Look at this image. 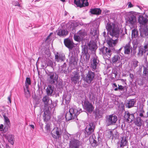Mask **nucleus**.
I'll return each instance as SVG.
<instances>
[{
  "label": "nucleus",
  "instance_id": "nucleus-49",
  "mask_svg": "<svg viewBox=\"0 0 148 148\" xmlns=\"http://www.w3.org/2000/svg\"><path fill=\"white\" fill-rule=\"evenodd\" d=\"M143 74L145 76H148V66L147 65L146 66H143Z\"/></svg>",
  "mask_w": 148,
  "mask_h": 148
},
{
  "label": "nucleus",
  "instance_id": "nucleus-50",
  "mask_svg": "<svg viewBox=\"0 0 148 148\" xmlns=\"http://www.w3.org/2000/svg\"><path fill=\"white\" fill-rule=\"evenodd\" d=\"M118 87L117 91H124L125 90V88H126V86H122L121 85H120L119 84H118Z\"/></svg>",
  "mask_w": 148,
  "mask_h": 148
},
{
  "label": "nucleus",
  "instance_id": "nucleus-54",
  "mask_svg": "<svg viewBox=\"0 0 148 148\" xmlns=\"http://www.w3.org/2000/svg\"><path fill=\"white\" fill-rule=\"evenodd\" d=\"M47 66H50L52 68L53 67V62L51 60H49L47 62Z\"/></svg>",
  "mask_w": 148,
  "mask_h": 148
},
{
  "label": "nucleus",
  "instance_id": "nucleus-24",
  "mask_svg": "<svg viewBox=\"0 0 148 148\" xmlns=\"http://www.w3.org/2000/svg\"><path fill=\"white\" fill-rule=\"evenodd\" d=\"M125 136H123L120 138V141L118 142V144L120 145V147L122 148L127 145L128 144L127 138Z\"/></svg>",
  "mask_w": 148,
  "mask_h": 148
},
{
  "label": "nucleus",
  "instance_id": "nucleus-38",
  "mask_svg": "<svg viewBox=\"0 0 148 148\" xmlns=\"http://www.w3.org/2000/svg\"><path fill=\"white\" fill-rule=\"evenodd\" d=\"M77 34L83 40L85 39V37L87 35V33L86 31L84 29H82L79 30L77 33Z\"/></svg>",
  "mask_w": 148,
  "mask_h": 148
},
{
  "label": "nucleus",
  "instance_id": "nucleus-2",
  "mask_svg": "<svg viewBox=\"0 0 148 148\" xmlns=\"http://www.w3.org/2000/svg\"><path fill=\"white\" fill-rule=\"evenodd\" d=\"M49 96L45 95L42 99V101L44 104L45 109L44 110V113L43 118L44 121L47 122L50 119L51 112L50 110L54 107L55 103L52 102V100Z\"/></svg>",
  "mask_w": 148,
  "mask_h": 148
},
{
  "label": "nucleus",
  "instance_id": "nucleus-47",
  "mask_svg": "<svg viewBox=\"0 0 148 148\" xmlns=\"http://www.w3.org/2000/svg\"><path fill=\"white\" fill-rule=\"evenodd\" d=\"M31 84V80L30 77H27L25 82V86L26 88H29V87L28 85Z\"/></svg>",
  "mask_w": 148,
  "mask_h": 148
},
{
  "label": "nucleus",
  "instance_id": "nucleus-32",
  "mask_svg": "<svg viewBox=\"0 0 148 148\" xmlns=\"http://www.w3.org/2000/svg\"><path fill=\"white\" fill-rule=\"evenodd\" d=\"M90 12L92 14L98 15L101 14L102 10L100 8H95L90 9Z\"/></svg>",
  "mask_w": 148,
  "mask_h": 148
},
{
  "label": "nucleus",
  "instance_id": "nucleus-23",
  "mask_svg": "<svg viewBox=\"0 0 148 148\" xmlns=\"http://www.w3.org/2000/svg\"><path fill=\"white\" fill-rule=\"evenodd\" d=\"M69 111L76 118H77V116L82 112L81 109L77 108L75 107H73L70 108Z\"/></svg>",
  "mask_w": 148,
  "mask_h": 148
},
{
  "label": "nucleus",
  "instance_id": "nucleus-25",
  "mask_svg": "<svg viewBox=\"0 0 148 148\" xmlns=\"http://www.w3.org/2000/svg\"><path fill=\"white\" fill-rule=\"evenodd\" d=\"M65 117V116L62 114L59 115L58 117V119L56 121V125H57L59 126H60L61 124L64 125L65 123L64 120H66Z\"/></svg>",
  "mask_w": 148,
  "mask_h": 148
},
{
  "label": "nucleus",
  "instance_id": "nucleus-64",
  "mask_svg": "<svg viewBox=\"0 0 148 148\" xmlns=\"http://www.w3.org/2000/svg\"><path fill=\"white\" fill-rule=\"evenodd\" d=\"M38 89L37 90V91H39V92L40 91H41L42 92V88L41 86V84L39 85V84H38Z\"/></svg>",
  "mask_w": 148,
  "mask_h": 148
},
{
  "label": "nucleus",
  "instance_id": "nucleus-22",
  "mask_svg": "<svg viewBox=\"0 0 148 148\" xmlns=\"http://www.w3.org/2000/svg\"><path fill=\"white\" fill-rule=\"evenodd\" d=\"M69 64L72 67H75L77 65L78 59L77 57L71 55L69 57Z\"/></svg>",
  "mask_w": 148,
  "mask_h": 148
},
{
  "label": "nucleus",
  "instance_id": "nucleus-51",
  "mask_svg": "<svg viewBox=\"0 0 148 148\" xmlns=\"http://www.w3.org/2000/svg\"><path fill=\"white\" fill-rule=\"evenodd\" d=\"M107 50L108 47H106L105 46H103L100 49V51H101L103 55H106L107 51Z\"/></svg>",
  "mask_w": 148,
  "mask_h": 148
},
{
  "label": "nucleus",
  "instance_id": "nucleus-10",
  "mask_svg": "<svg viewBox=\"0 0 148 148\" xmlns=\"http://www.w3.org/2000/svg\"><path fill=\"white\" fill-rule=\"evenodd\" d=\"M95 72L92 71L91 70H89L86 76L83 77V80L84 82L89 84H91L92 82L95 79Z\"/></svg>",
  "mask_w": 148,
  "mask_h": 148
},
{
  "label": "nucleus",
  "instance_id": "nucleus-26",
  "mask_svg": "<svg viewBox=\"0 0 148 148\" xmlns=\"http://www.w3.org/2000/svg\"><path fill=\"white\" fill-rule=\"evenodd\" d=\"M136 101L134 99H128L127 101V103L125 104V106L128 108H131L134 106L136 104Z\"/></svg>",
  "mask_w": 148,
  "mask_h": 148
},
{
  "label": "nucleus",
  "instance_id": "nucleus-19",
  "mask_svg": "<svg viewBox=\"0 0 148 148\" xmlns=\"http://www.w3.org/2000/svg\"><path fill=\"white\" fill-rule=\"evenodd\" d=\"M99 62V60L97 56L93 57L92 58V60L91 61V64L90 67L92 71H94L97 69Z\"/></svg>",
  "mask_w": 148,
  "mask_h": 148
},
{
  "label": "nucleus",
  "instance_id": "nucleus-31",
  "mask_svg": "<svg viewBox=\"0 0 148 148\" xmlns=\"http://www.w3.org/2000/svg\"><path fill=\"white\" fill-rule=\"evenodd\" d=\"M56 32L58 35L61 37L66 36L68 34L67 30L65 29H58L56 30Z\"/></svg>",
  "mask_w": 148,
  "mask_h": 148
},
{
  "label": "nucleus",
  "instance_id": "nucleus-56",
  "mask_svg": "<svg viewBox=\"0 0 148 148\" xmlns=\"http://www.w3.org/2000/svg\"><path fill=\"white\" fill-rule=\"evenodd\" d=\"M45 129L47 132H49L51 130V128L50 124L49 123H47L45 127Z\"/></svg>",
  "mask_w": 148,
  "mask_h": 148
},
{
  "label": "nucleus",
  "instance_id": "nucleus-28",
  "mask_svg": "<svg viewBox=\"0 0 148 148\" xmlns=\"http://www.w3.org/2000/svg\"><path fill=\"white\" fill-rule=\"evenodd\" d=\"M140 36L141 37H144L148 36V29L146 27L139 29Z\"/></svg>",
  "mask_w": 148,
  "mask_h": 148
},
{
  "label": "nucleus",
  "instance_id": "nucleus-13",
  "mask_svg": "<svg viewBox=\"0 0 148 148\" xmlns=\"http://www.w3.org/2000/svg\"><path fill=\"white\" fill-rule=\"evenodd\" d=\"M80 77V72L79 71L76 69L72 72L71 75V80L73 83L75 84L79 82Z\"/></svg>",
  "mask_w": 148,
  "mask_h": 148
},
{
  "label": "nucleus",
  "instance_id": "nucleus-62",
  "mask_svg": "<svg viewBox=\"0 0 148 148\" xmlns=\"http://www.w3.org/2000/svg\"><path fill=\"white\" fill-rule=\"evenodd\" d=\"M112 86L115 91H117L118 87L115 83H113L112 84Z\"/></svg>",
  "mask_w": 148,
  "mask_h": 148
},
{
  "label": "nucleus",
  "instance_id": "nucleus-63",
  "mask_svg": "<svg viewBox=\"0 0 148 148\" xmlns=\"http://www.w3.org/2000/svg\"><path fill=\"white\" fill-rule=\"evenodd\" d=\"M110 12V11L109 10H108L106 9L104 10H103L102 12V14L103 16H105L107 14L109 13Z\"/></svg>",
  "mask_w": 148,
  "mask_h": 148
},
{
  "label": "nucleus",
  "instance_id": "nucleus-40",
  "mask_svg": "<svg viewBox=\"0 0 148 148\" xmlns=\"http://www.w3.org/2000/svg\"><path fill=\"white\" fill-rule=\"evenodd\" d=\"M137 48V46L134 45L131 48L130 53L131 56L133 57L135 56L136 53V50Z\"/></svg>",
  "mask_w": 148,
  "mask_h": 148
},
{
  "label": "nucleus",
  "instance_id": "nucleus-55",
  "mask_svg": "<svg viewBox=\"0 0 148 148\" xmlns=\"http://www.w3.org/2000/svg\"><path fill=\"white\" fill-rule=\"evenodd\" d=\"M3 116L4 118L5 122L7 124H10V121L8 118L5 114L3 115Z\"/></svg>",
  "mask_w": 148,
  "mask_h": 148
},
{
  "label": "nucleus",
  "instance_id": "nucleus-20",
  "mask_svg": "<svg viewBox=\"0 0 148 148\" xmlns=\"http://www.w3.org/2000/svg\"><path fill=\"white\" fill-rule=\"evenodd\" d=\"M88 47V50L91 53L92 52L95 51L97 49V46L96 44L94 42L90 41L87 42V45Z\"/></svg>",
  "mask_w": 148,
  "mask_h": 148
},
{
  "label": "nucleus",
  "instance_id": "nucleus-39",
  "mask_svg": "<svg viewBox=\"0 0 148 148\" xmlns=\"http://www.w3.org/2000/svg\"><path fill=\"white\" fill-rule=\"evenodd\" d=\"M74 47L72 49L73 51L70 55L77 57L78 54L80 52L79 48L77 47Z\"/></svg>",
  "mask_w": 148,
  "mask_h": 148
},
{
  "label": "nucleus",
  "instance_id": "nucleus-42",
  "mask_svg": "<svg viewBox=\"0 0 148 148\" xmlns=\"http://www.w3.org/2000/svg\"><path fill=\"white\" fill-rule=\"evenodd\" d=\"M14 136L12 135H8L7 136V138L9 142L12 145L14 143Z\"/></svg>",
  "mask_w": 148,
  "mask_h": 148
},
{
  "label": "nucleus",
  "instance_id": "nucleus-59",
  "mask_svg": "<svg viewBox=\"0 0 148 148\" xmlns=\"http://www.w3.org/2000/svg\"><path fill=\"white\" fill-rule=\"evenodd\" d=\"M9 127V125L6 124V125H5L4 128H3V132L4 133L5 132H7L8 130V128Z\"/></svg>",
  "mask_w": 148,
  "mask_h": 148
},
{
  "label": "nucleus",
  "instance_id": "nucleus-35",
  "mask_svg": "<svg viewBox=\"0 0 148 148\" xmlns=\"http://www.w3.org/2000/svg\"><path fill=\"white\" fill-rule=\"evenodd\" d=\"M63 80L60 79L56 82L55 84L56 85V87L58 89H59L61 90L63 89L64 86L63 84Z\"/></svg>",
  "mask_w": 148,
  "mask_h": 148
},
{
  "label": "nucleus",
  "instance_id": "nucleus-37",
  "mask_svg": "<svg viewBox=\"0 0 148 148\" xmlns=\"http://www.w3.org/2000/svg\"><path fill=\"white\" fill-rule=\"evenodd\" d=\"M110 137L112 139L113 138L115 139H118L119 137V133L117 132H114L113 133L112 131H110L109 133Z\"/></svg>",
  "mask_w": 148,
  "mask_h": 148
},
{
  "label": "nucleus",
  "instance_id": "nucleus-9",
  "mask_svg": "<svg viewBox=\"0 0 148 148\" xmlns=\"http://www.w3.org/2000/svg\"><path fill=\"white\" fill-rule=\"evenodd\" d=\"M56 127L51 131V134L53 138L57 140L61 138L62 134V131L60 126H58L57 125H55Z\"/></svg>",
  "mask_w": 148,
  "mask_h": 148
},
{
  "label": "nucleus",
  "instance_id": "nucleus-53",
  "mask_svg": "<svg viewBox=\"0 0 148 148\" xmlns=\"http://www.w3.org/2000/svg\"><path fill=\"white\" fill-rule=\"evenodd\" d=\"M26 89L27 91H25V89L24 88V90L25 91V97L26 98H28L30 97V95L28 88H26Z\"/></svg>",
  "mask_w": 148,
  "mask_h": 148
},
{
  "label": "nucleus",
  "instance_id": "nucleus-34",
  "mask_svg": "<svg viewBox=\"0 0 148 148\" xmlns=\"http://www.w3.org/2000/svg\"><path fill=\"white\" fill-rule=\"evenodd\" d=\"M134 121L135 124L137 126L140 127L142 125L143 121L140 117H136Z\"/></svg>",
  "mask_w": 148,
  "mask_h": 148
},
{
  "label": "nucleus",
  "instance_id": "nucleus-7",
  "mask_svg": "<svg viewBox=\"0 0 148 148\" xmlns=\"http://www.w3.org/2000/svg\"><path fill=\"white\" fill-rule=\"evenodd\" d=\"M45 72L48 75V80L49 84H55L56 82L58 80V75L55 72H51L48 70L45 71Z\"/></svg>",
  "mask_w": 148,
  "mask_h": 148
},
{
  "label": "nucleus",
  "instance_id": "nucleus-41",
  "mask_svg": "<svg viewBox=\"0 0 148 148\" xmlns=\"http://www.w3.org/2000/svg\"><path fill=\"white\" fill-rule=\"evenodd\" d=\"M109 48H108V50H107L106 55L107 56H109V57H108L109 58L112 54V52H114L115 51V49L114 47L111 48V47H110L109 46Z\"/></svg>",
  "mask_w": 148,
  "mask_h": 148
},
{
  "label": "nucleus",
  "instance_id": "nucleus-12",
  "mask_svg": "<svg viewBox=\"0 0 148 148\" xmlns=\"http://www.w3.org/2000/svg\"><path fill=\"white\" fill-rule=\"evenodd\" d=\"M69 144L70 148H82V142L75 138L71 140Z\"/></svg>",
  "mask_w": 148,
  "mask_h": 148
},
{
  "label": "nucleus",
  "instance_id": "nucleus-14",
  "mask_svg": "<svg viewBox=\"0 0 148 148\" xmlns=\"http://www.w3.org/2000/svg\"><path fill=\"white\" fill-rule=\"evenodd\" d=\"M135 113H132V112L128 111H125L124 117L126 121L128 123H131L135 119Z\"/></svg>",
  "mask_w": 148,
  "mask_h": 148
},
{
  "label": "nucleus",
  "instance_id": "nucleus-17",
  "mask_svg": "<svg viewBox=\"0 0 148 148\" xmlns=\"http://www.w3.org/2000/svg\"><path fill=\"white\" fill-rule=\"evenodd\" d=\"M64 42L65 46L69 50H71L75 47V44L72 39L67 38L64 39Z\"/></svg>",
  "mask_w": 148,
  "mask_h": 148
},
{
  "label": "nucleus",
  "instance_id": "nucleus-46",
  "mask_svg": "<svg viewBox=\"0 0 148 148\" xmlns=\"http://www.w3.org/2000/svg\"><path fill=\"white\" fill-rule=\"evenodd\" d=\"M138 35V32L137 30L135 29H134L132 31V37L136 38L137 37Z\"/></svg>",
  "mask_w": 148,
  "mask_h": 148
},
{
  "label": "nucleus",
  "instance_id": "nucleus-52",
  "mask_svg": "<svg viewBox=\"0 0 148 148\" xmlns=\"http://www.w3.org/2000/svg\"><path fill=\"white\" fill-rule=\"evenodd\" d=\"M82 3L83 5V7L88 6L89 5V3L88 2V0H81Z\"/></svg>",
  "mask_w": 148,
  "mask_h": 148
},
{
  "label": "nucleus",
  "instance_id": "nucleus-6",
  "mask_svg": "<svg viewBox=\"0 0 148 148\" xmlns=\"http://www.w3.org/2000/svg\"><path fill=\"white\" fill-rule=\"evenodd\" d=\"M105 118L106 126L116 125L118 119L117 116L114 114L107 115Z\"/></svg>",
  "mask_w": 148,
  "mask_h": 148
},
{
  "label": "nucleus",
  "instance_id": "nucleus-33",
  "mask_svg": "<svg viewBox=\"0 0 148 148\" xmlns=\"http://www.w3.org/2000/svg\"><path fill=\"white\" fill-rule=\"evenodd\" d=\"M132 47L130 45V42H129L124 47V53L125 54H130Z\"/></svg>",
  "mask_w": 148,
  "mask_h": 148
},
{
  "label": "nucleus",
  "instance_id": "nucleus-45",
  "mask_svg": "<svg viewBox=\"0 0 148 148\" xmlns=\"http://www.w3.org/2000/svg\"><path fill=\"white\" fill-rule=\"evenodd\" d=\"M74 3L75 4L77 7H79L80 8L83 7V5L81 4V0H73Z\"/></svg>",
  "mask_w": 148,
  "mask_h": 148
},
{
  "label": "nucleus",
  "instance_id": "nucleus-44",
  "mask_svg": "<svg viewBox=\"0 0 148 148\" xmlns=\"http://www.w3.org/2000/svg\"><path fill=\"white\" fill-rule=\"evenodd\" d=\"M120 60V57L119 56L116 54L112 57V62L113 63H114L117 62H119Z\"/></svg>",
  "mask_w": 148,
  "mask_h": 148
},
{
  "label": "nucleus",
  "instance_id": "nucleus-15",
  "mask_svg": "<svg viewBox=\"0 0 148 148\" xmlns=\"http://www.w3.org/2000/svg\"><path fill=\"white\" fill-rule=\"evenodd\" d=\"M144 46L139 47L138 55L140 56H142L144 54L147 53V55H148V42H145Z\"/></svg>",
  "mask_w": 148,
  "mask_h": 148
},
{
  "label": "nucleus",
  "instance_id": "nucleus-61",
  "mask_svg": "<svg viewBox=\"0 0 148 148\" xmlns=\"http://www.w3.org/2000/svg\"><path fill=\"white\" fill-rule=\"evenodd\" d=\"M94 34L93 35L94 36H97V37L98 36V34H99V30L97 29H94Z\"/></svg>",
  "mask_w": 148,
  "mask_h": 148
},
{
  "label": "nucleus",
  "instance_id": "nucleus-21",
  "mask_svg": "<svg viewBox=\"0 0 148 148\" xmlns=\"http://www.w3.org/2000/svg\"><path fill=\"white\" fill-rule=\"evenodd\" d=\"M54 84H49L48 85L47 88L46 89L47 95L49 96H52L54 91L55 87L53 86Z\"/></svg>",
  "mask_w": 148,
  "mask_h": 148
},
{
  "label": "nucleus",
  "instance_id": "nucleus-5",
  "mask_svg": "<svg viewBox=\"0 0 148 148\" xmlns=\"http://www.w3.org/2000/svg\"><path fill=\"white\" fill-rule=\"evenodd\" d=\"M82 53L83 58V60H82V63L83 64H86L89 61L90 57V54L91 53L90 51H88V47L86 45V44L82 45Z\"/></svg>",
  "mask_w": 148,
  "mask_h": 148
},
{
  "label": "nucleus",
  "instance_id": "nucleus-36",
  "mask_svg": "<svg viewBox=\"0 0 148 148\" xmlns=\"http://www.w3.org/2000/svg\"><path fill=\"white\" fill-rule=\"evenodd\" d=\"M79 25V23L77 22L72 23L69 25V29L72 32H75V28Z\"/></svg>",
  "mask_w": 148,
  "mask_h": 148
},
{
  "label": "nucleus",
  "instance_id": "nucleus-60",
  "mask_svg": "<svg viewBox=\"0 0 148 148\" xmlns=\"http://www.w3.org/2000/svg\"><path fill=\"white\" fill-rule=\"evenodd\" d=\"M118 80H120L122 82V84L123 86H126L127 85L126 82V79H120L119 78Z\"/></svg>",
  "mask_w": 148,
  "mask_h": 148
},
{
  "label": "nucleus",
  "instance_id": "nucleus-29",
  "mask_svg": "<svg viewBox=\"0 0 148 148\" xmlns=\"http://www.w3.org/2000/svg\"><path fill=\"white\" fill-rule=\"evenodd\" d=\"M65 120L66 121H69L75 119L77 118L73 115L72 113H71L69 111L67 112L65 115Z\"/></svg>",
  "mask_w": 148,
  "mask_h": 148
},
{
  "label": "nucleus",
  "instance_id": "nucleus-3",
  "mask_svg": "<svg viewBox=\"0 0 148 148\" xmlns=\"http://www.w3.org/2000/svg\"><path fill=\"white\" fill-rule=\"evenodd\" d=\"M130 13L131 14L128 16L127 20L129 23L130 24L132 25H134L136 22V18L137 17L138 18V22L140 24L145 25L148 22V19L144 18L143 15L144 14L145 12L142 14L131 11Z\"/></svg>",
  "mask_w": 148,
  "mask_h": 148
},
{
  "label": "nucleus",
  "instance_id": "nucleus-8",
  "mask_svg": "<svg viewBox=\"0 0 148 148\" xmlns=\"http://www.w3.org/2000/svg\"><path fill=\"white\" fill-rule=\"evenodd\" d=\"M82 106L85 112L88 114H91L93 111L94 107L92 103L87 99L84 101Z\"/></svg>",
  "mask_w": 148,
  "mask_h": 148
},
{
  "label": "nucleus",
  "instance_id": "nucleus-48",
  "mask_svg": "<svg viewBox=\"0 0 148 148\" xmlns=\"http://www.w3.org/2000/svg\"><path fill=\"white\" fill-rule=\"evenodd\" d=\"M74 38L75 41L79 42L81 41L82 42L83 40L79 36V35L78 34L77 35L74 34Z\"/></svg>",
  "mask_w": 148,
  "mask_h": 148
},
{
  "label": "nucleus",
  "instance_id": "nucleus-30",
  "mask_svg": "<svg viewBox=\"0 0 148 148\" xmlns=\"http://www.w3.org/2000/svg\"><path fill=\"white\" fill-rule=\"evenodd\" d=\"M92 112L93 114L95 116V119H98L102 117V114L101 113L99 109H96Z\"/></svg>",
  "mask_w": 148,
  "mask_h": 148
},
{
  "label": "nucleus",
  "instance_id": "nucleus-27",
  "mask_svg": "<svg viewBox=\"0 0 148 148\" xmlns=\"http://www.w3.org/2000/svg\"><path fill=\"white\" fill-rule=\"evenodd\" d=\"M116 38V39L115 40H113L112 38H110L107 41V43L110 47H114L116 45L118 41V38Z\"/></svg>",
  "mask_w": 148,
  "mask_h": 148
},
{
  "label": "nucleus",
  "instance_id": "nucleus-11",
  "mask_svg": "<svg viewBox=\"0 0 148 148\" xmlns=\"http://www.w3.org/2000/svg\"><path fill=\"white\" fill-rule=\"evenodd\" d=\"M120 64L118 66H116L112 69V76L111 79H115L116 80H118L120 78V76L121 74V66Z\"/></svg>",
  "mask_w": 148,
  "mask_h": 148
},
{
  "label": "nucleus",
  "instance_id": "nucleus-58",
  "mask_svg": "<svg viewBox=\"0 0 148 148\" xmlns=\"http://www.w3.org/2000/svg\"><path fill=\"white\" fill-rule=\"evenodd\" d=\"M145 111L143 110V108H141L140 110V113L139 114V115L141 117H145Z\"/></svg>",
  "mask_w": 148,
  "mask_h": 148
},
{
  "label": "nucleus",
  "instance_id": "nucleus-1",
  "mask_svg": "<svg viewBox=\"0 0 148 148\" xmlns=\"http://www.w3.org/2000/svg\"><path fill=\"white\" fill-rule=\"evenodd\" d=\"M95 127V123L93 121H90L84 129L85 137H88L89 136L92 135L90 137L89 140L90 142H92V145L93 147H96L99 145L101 141V139L99 135H98L97 138L94 134Z\"/></svg>",
  "mask_w": 148,
  "mask_h": 148
},
{
  "label": "nucleus",
  "instance_id": "nucleus-4",
  "mask_svg": "<svg viewBox=\"0 0 148 148\" xmlns=\"http://www.w3.org/2000/svg\"><path fill=\"white\" fill-rule=\"evenodd\" d=\"M108 31V34H109L112 37L118 38L120 33L119 27L114 23L112 22H108L106 26Z\"/></svg>",
  "mask_w": 148,
  "mask_h": 148
},
{
  "label": "nucleus",
  "instance_id": "nucleus-57",
  "mask_svg": "<svg viewBox=\"0 0 148 148\" xmlns=\"http://www.w3.org/2000/svg\"><path fill=\"white\" fill-rule=\"evenodd\" d=\"M138 61L136 60H134L133 62L132 65L133 68L135 69L138 66Z\"/></svg>",
  "mask_w": 148,
  "mask_h": 148
},
{
  "label": "nucleus",
  "instance_id": "nucleus-16",
  "mask_svg": "<svg viewBox=\"0 0 148 148\" xmlns=\"http://www.w3.org/2000/svg\"><path fill=\"white\" fill-rule=\"evenodd\" d=\"M71 97L72 95L69 92L64 91L62 97L63 103L64 101L65 104L68 105L70 101Z\"/></svg>",
  "mask_w": 148,
  "mask_h": 148
},
{
  "label": "nucleus",
  "instance_id": "nucleus-43",
  "mask_svg": "<svg viewBox=\"0 0 148 148\" xmlns=\"http://www.w3.org/2000/svg\"><path fill=\"white\" fill-rule=\"evenodd\" d=\"M67 68V64L66 62H64L63 64L60 66V69L61 70V71L62 73L63 72L64 73H66L67 72L66 71Z\"/></svg>",
  "mask_w": 148,
  "mask_h": 148
},
{
  "label": "nucleus",
  "instance_id": "nucleus-18",
  "mask_svg": "<svg viewBox=\"0 0 148 148\" xmlns=\"http://www.w3.org/2000/svg\"><path fill=\"white\" fill-rule=\"evenodd\" d=\"M55 60L57 62L64 61L65 60V54L62 53L57 52L55 55Z\"/></svg>",
  "mask_w": 148,
  "mask_h": 148
}]
</instances>
